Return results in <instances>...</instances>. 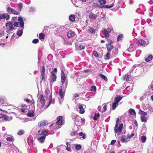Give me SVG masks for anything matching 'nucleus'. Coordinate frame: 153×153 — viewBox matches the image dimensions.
<instances>
[{
	"instance_id": "1",
	"label": "nucleus",
	"mask_w": 153,
	"mask_h": 153,
	"mask_svg": "<svg viewBox=\"0 0 153 153\" xmlns=\"http://www.w3.org/2000/svg\"><path fill=\"white\" fill-rule=\"evenodd\" d=\"M14 27L11 22H9L6 24V32L9 33L14 30Z\"/></svg>"
},
{
	"instance_id": "2",
	"label": "nucleus",
	"mask_w": 153,
	"mask_h": 153,
	"mask_svg": "<svg viewBox=\"0 0 153 153\" xmlns=\"http://www.w3.org/2000/svg\"><path fill=\"white\" fill-rule=\"evenodd\" d=\"M108 2H110L111 3L110 5H105L102 6H99L100 8H104L109 9L110 8L113 7L115 2V0H109Z\"/></svg>"
},
{
	"instance_id": "3",
	"label": "nucleus",
	"mask_w": 153,
	"mask_h": 153,
	"mask_svg": "<svg viewBox=\"0 0 153 153\" xmlns=\"http://www.w3.org/2000/svg\"><path fill=\"white\" fill-rule=\"evenodd\" d=\"M137 44L139 46L145 47L147 45V43L146 41L142 39H138L137 42Z\"/></svg>"
},
{
	"instance_id": "4",
	"label": "nucleus",
	"mask_w": 153,
	"mask_h": 153,
	"mask_svg": "<svg viewBox=\"0 0 153 153\" xmlns=\"http://www.w3.org/2000/svg\"><path fill=\"white\" fill-rule=\"evenodd\" d=\"M0 118L3 119L6 121H10L12 119V117H9L3 113L0 114Z\"/></svg>"
},
{
	"instance_id": "5",
	"label": "nucleus",
	"mask_w": 153,
	"mask_h": 153,
	"mask_svg": "<svg viewBox=\"0 0 153 153\" xmlns=\"http://www.w3.org/2000/svg\"><path fill=\"white\" fill-rule=\"evenodd\" d=\"M6 10L7 12L10 14L16 15H18L19 14L18 12L10 7H8L7 8Z\"/></svg>"
},
{
	"instance_id": "6",
	"label": "nucleus",
	"mask_w": 153,
	"mask_h": 153,
	"mask_svg": "<svg viewBox=\"0 0 153 153\" xmlns=\"http://www.w3.org/2000/svg\"><path fill=\"white\" fill-rule=\"evenodd\" d=\"M102 33L104 34H105V38L107 39V38H108L109 36V34L111 32V30L110 31H107V30L105 28L102 29V30L101 31Z\"/></svg>"
},
{
	"instance_id": "7",
	"label": "nucleus",
	"mask_w": 153,
	"mask_h": 153,
	"mask_svg": "<svg viewBox=\"0 0 153 153\" xmlns=\"http://www.w3.org/2000/svg\"><path fill=\"white\" fill-rule=\"evenodd\" d=\"M57 77L56 75L53 73V71L51 72V75L50 77V83H53L56 80Z\"/></svg>"
},
{
	"instance_id": "8",
	"label": "nucleus",
	"mask_w": 153,
	"mask_h": 153,
	"mask_svg": "<svg viewBox=\"0 0 153 153\" xmlns=\"http://www.w3.org/2000/svg\"><path fill=\"white\" fill-rule=\"evenodd\" d=\"M42 136H38L37 137V140L41 143H43L45 140L46 135L48 134H43Z\"/></svg>"
},
{
	"instance_id": "9",
	"label": "nucleus",
	"mask_w": 153,
	"mask_h": 153,
	"mask_svg": "<svg viewBox=\"0 0 153 153\" xmlns=\"http://www.w3.org/2000/svg\"><path fill=\"white\" fill-rule=\"evenodd\" d=\"M136 45L134 43H132L130 45L128 49V50L130 52H132L136 49Z\"/></svg>"
},
{
	"instance_id": "10",
	"label": "nucleus",
	"mask_w": 153,
	"mask_h": 153,
	"mask_svg": "<svg viewBox=\"0 0 153 153\" xmlns=\"http://www.w3.org/2000/svg\"><path fill=\"white\" fill-rule=\"evenodd\" d=\"M27 141L28 145L31 146L34 144L33 137L31 136H30L27 139Z\"/></svg>"
},
{
	"instance_id": "11",
	"label": "nucleus",
	"mask_w": 153,
	"mask_h": 153,
	"mask_svg": "<svg viewBox=\"0 0 153 153\" xmlns=\"http://www.w3.org/2000/svg\"><path fill=\"white\" fill-rule=\"evenodd\" d=\"M62 116H60L57 117L56 119L57 122H56V124L58 126H61L62 125Z\"/></svg>"
},
{
	"instance_id": "12",
	"label": "nucleus",
	"mask_w": 153,
	"mask_h": 153,
	"mask_svg": "<svg viewBox=\"0 0 153 153\" xmlns=\"http://www.w3.org/2000/svg\"><path fill=\"white\" fill-rule=\"evenodd\" d=\"M76 49L78 50H81L84 49L85 47L84 45H82L81 44L78 43H76L75 44Z\"/></svg>"
},
{
	"instance_id": "13",
	"label": "nucleus",
	"mask_w": 153,
	"mask_h": 153,
	"mask_svg": "<svg viewBox=\"0 0 153 153\" xmlns=\"http://www.w3.org/2000/svg\"><path fill=\"white\" fill-rule=\"evenodd\" d=\"M123 126V124L122 123L120 124L118 128L117 126V129H115V126L114 127V131L116 133H120L121 132Z\"/></svg>"
},
{
	"instance_id": "14",
	"label": "nucleus",
	"mask_w": 153,
	"mask_h": 153,
	"mask_svg": "<svg viewBox=\"0 0 153 153\" xmlns=\"http://www.w3.org/2000/svg\"><path fill=\"white\" fill-rule=\"evenodd\" d=\"M65 91H64V92H63L62 86H60L59 91V94L60 97L61 99H63L64 97V95L65 94Z\"/></svg>"
},
{
	"instance_id": "15",
	"label": "nucleus",
	"mask_w": 153,
	"mask_h": 153,
	"mask_svg": "<svg viewBox=\"0 0 153 153\" xmlns=\"http://www.w3.org/2000/svg\"><path fill=\"white\" fill-rule=\"evenodd\" d=\"M38 100H39L40 103L42 104V106H43L45 104V100L44 98V96L42 94L41 95L40 97L38 98Z\"/></svg>"
},
{
	"instance_id": "16",
	"label": "nucleus",
	"mask_w": 153,
	"mask_h": 153,
	"mask_svg": "<svg viewBox=\"0 0 153 153\" xmlns=\"http://www.w3.org/2000/svg\"><path fill=\"white\" fill-rule=\"evenodd\" d=\"M61 78L62 84H63L65 81L66 76L63 71L61 72Z\"/></svg>"
},
{
	"instance_id": "17",
	"label": "nucleus",
	"mask_w": 153,
	"mask_h": 153,
	"mask_svg": "<svg viewBox=\"0 0 153 153\" xmlns=\"http://www.w3.org/2000/svg\"><path fill=\"white\" fill-rule=\"evenodd\" d=\"M2 19H6L7 20H8L9 19L10 15L7 13H3L0 14Z\"/></svg>"
},
{
	"instance_id": "18",
	"label": "nucleus",
	"mask_w": 153,
	"mask_h": 153,
	"mask_svg": "<svg viewBox=\"0 0 153 153\" xmlns=\"http://www.w3.org/2000/svg\"><path fill=\"white\" fill-rule=\"evenodd\" d=\"M18 20L20 21L19 24L20 26L23 29L24 27V22L23 19L21 16H20L18 18Z\"/></svg>"
},
{
	"instance_id": "19",
	"label": "nucleus",
	"mask_w": 153,
	"mask_h": 153,
	"mask_svg": "<svg viewBox=\"0 0 153 153\" xmlns=\"http://www.w3.org/2000/svg\"><path fill=\"white\" fill-rule=\"evenodd\" d=\"M120 140L121 142L124 143H127L129 140H127L126 139L125 135L121 136V137H120Z\"/></svg>"
},
{
	"instance_id": "20",
	"label": "nucleus",
	"mask_w": 153,
	"mask_h": 153,
	"mask_svg": "<svg viewBox=\"0 0 153 153\" xmlns=\"http://www.w3.org/2000/svg\"><path fill=\"white\" fill-rule=\"evenodd\" d=\"M80 120H81V117L78 115H76L75 117L74 118V120L76 123H77V124L78 125Z\"/></svg>"
},
{
	"instance_id": "21",
	"label": "nucleus",
	"mask_w": 153,
	"mask_h": 153,
	"mask_svg": "<svg viewBox=\"0 0 153 153\" xmlns=\"http://www.w3.org/2000/svg\"><path fill=\"white\" fill-rule=\"evenodd\" d=\"M106 45L107 50L109 52H110L114 48V46L111 44H106Z\"/></svg>"
},
{
	"instance_id": "22",
	"label": "nucleus",
	"mask_w": 153,
	"mask_h": 153,
	"mask_svg": "<svg viewBox=\"0 0 153 153\" xmlns=\"http://www.w3.org/2000/svg\"><path fill=\"white\" fill-rule=\"evenodd\" d=\"M118 49L117 48H115L113 49L112 51V55L113 56H116L118 54Z\"/></svg>"
},
{
	"instance_id": "23",
	"label": "nucleus",
	"mask_w": 153,
	"mask_h": 153,
	"mask_svg": "<svg viewBox=\"0 0 153 153\" xmlns=\"http://www.w3.org/2000/svg\"><path fill=\"white\" fill-rule=\"evenodd\" d=\"M146 137L145 135H143L141 136L140 139V141L141 142H142L143 143H144L146 142Z\"/></svg>"
},
{
	"instance_id": "24",
	"label": "nucleus",
	"mask_w": 153,
	"mask_h": 153,
	"mask_svg": "<svg viewBox=\"0 0 153 153\" xmlns=\"http://www.w3.org/2000/svg\"><path fill=\"white\" fill-rule=\"evenodd\" d=\"M123 97L120 95L117 96L114 99L115 102L118 103V102L122 99Z\"/></svg>"
},
{
	"instance_id": "25",
	"label": "nucleus",
	"mask_w": 153,
	"mask_h": 153,
	"mask_svg": "<svg viewBox=\"0 0 153 153\" xmlns=\"http://www.w3.org/2000/svg\"><path fill=\"white\" fill-rule=\"evenodd\" d=\"M86 134H76V137L82 140L86 138Z\"/></svg>"
},
{
	"instance_id": "26",
	"label": "nucleus",
	"mask_w": 153,
	"mask_h": 153,
	"mask_svg": "<svg viewBox=\"0 0 153 153\" xmlns=\"http://www.w3.org/2000/svg\"><path fill=\"white\" fill-rule=\"evenodd\" d=\"M79 113L81 114H83L85 112V110L83 108V106L82 105L79 104Z\"/></svg>"
},
{
	"instance_id": "27",
	"label": "nucleus",
	"mask_w": 153,
	"mask_h": 153,
	"mask_svg": "<svg viewBox=\"0 0 153 153\" xmlns=\"http://www.w3.org/2000/svg\"><path fill=\"white\" fill-rule=\"evenodd\" d=\"M74 33L71 30L69 31L67 33L68 37L70 38L74 35Z\"/></svg>"
},
{
	"instance_id": "28",
	"label": "nucleus",
	"mask_w": 153,
	"mask_h": 153,
	"mask_svg": "<svg viewBox=\"0 0 153 153\" xmlns=\"http://www.w3.org/2000/svg\"><path fill=\"white\" fill-rule=\"evenodd\" d=\"M131 76L129 75L128 74H126L123 77V80L125 81H128L129 79L130 78Z\"/></svg>"
},
{
	"instance_id": "29",
	"label": "nucleus",
	"mask_w": 153,
	"mask_h": 153,
	"mask_svg": "<svg viewBox=\"0 0 153 153\" xmlns=\"http://www.w3.org/2000/svg\"><path fill=\"white\" fill-rule=\"evenodd\" d=\"M75 16L74 15H70L69 16V20L72 22H74L75 20Z\"/></svg>"
},
{
	"instance_id": "30",
	"label": "nucleus",
	"mask_w": 153,
	"mask_h": 153,
	"mask_svg": "<svg viewBox=\"0 0 153 153\" xmlns=\"http://www.w3.org/2000/svg\"><path fill=\"white\" fill-rule=\"evenodd\" d=\"M22 108L21 109L22 112H25V109L26 108L27 106L25 104H22L21 105Z\"/></svg>"
},
{
	"instance_id": "31",
	"label": "nucleus",
	"mask_w": 153,
	"mask_h": 153,
	"mask_svg": "<svg viewBox=\"0 0 153 153\" xmlns=\"http://www.w3.org/2000/svg\"><path fill=\"white\" fill-rule=\"evenodd\" d=\"M118 105V103L114 102L112 104V109L113 110L115 109L117 106Z\"/></svg>"
},
{
	"instance_id": "32",
	"label": "nucleus",
	"mask_w": 153,
	"mask_h": 153,
	"mask_svg": "<svg viewBox=\"0 0 153 153\" xmlns=\"http://www.w3.org/2000/svg\"><path fill=\"white\" fill-rule=\"evenodd\" d=\"M47 121L46 120H44L43 122L41 123H39V126H43L46 125L47 124Z\"/></svg>"
},
{
	"instance_id": "33",
	"label": "nucleus",
	"mask_w": 153,
	"mask_h": 153,
	"mask_svg": "<svg viewBox=\"0 0 153 153\" xmlns=\"http://www.w3.org/2000/svg\"><path fill=\"white\" fill-rule=\"evenodd\" d=\"M85 123V120L84 118L82 119L81 118V120H80V122H79V126L83 125Z\"/></svg>"
},
{
	"instance_id": "34",
	"label": "nucleus",
	"mask_w": 153,
	"mask_h": 153,
	"mask_svg": "<svg viewBox=\"0 0 153 153\" xmlns=\"http://www.w3.org/2000/svg\"><path fill=\"white\" fill-rule=\"evenodd\" d=\"M52 93H51V94H50V97H49V100L50 101L48 103V105L46 106V108H48V107L51 104L52 102Z\"/></svg>"
},
{
	"instance_id": "35",
	"label": "nucleus",
	"mask_w": 153,
	"mask_h": 153,
	"mask_svg": "<svg viewBox=\"0 0 153 153\" xmlns=\"http://www.w3.org/2000/svg\"><path fill=\"white\" fill-rule=\"evenodd\" d=\"M152 58V56L151 55H150L147 57L146 58H145V60L146 62H149L151 61Z\"/></svg>"
},
{
	"instance_id": "36",
	"label": "nucleus",
	"mask_w": 153,
	"mask_h": 153,
	"mask_svg": "<svg viewBox=\"0 0 153 153\" xmlns=\"http://www.w3.org/2000/svg\"><path fill=\"white\" fill-rule=\"evenodd\" d=\"M100 117V114L99 113H95V115L94 117V121L97 120Z\"/></svg>"
},
{
	"instance_id": "37",
	"label": "nucleus",
	"mask_w": 153,
	"mask_h": 153,
	"mask_svg": "<svg viewBox=\"0 0 153 153\" xmlns=\"http://www.w3.org/2000/svg\"><path fill=\"white\" fill-rule=\"evenodd\" d=\"M98 2L99 3L100 5L105 4L106 2L105 0H98Z\"/></svg>"
},
{
	"instance_id": "38",
	"label": "nucleus",
	"mask_w": 153,
	"mask_h": 153,
	"mask_svg": "<svg viewBox=\"0 0 153 153\" xmlns=\"http://www.w3.org/2000/svg\"><path fill=\"white\" fill-rule=\"evenodd\" d=\"M99 75L102 79H103L105 81H108V79L107 77L105 76L100 74H99Z\"/></svg>"
},
{
	"instance_id": "39",
	"label": "nucleus",
	"mask_w": 153,
	"mask_h": 153,
	"mask_svg": "<svg viewBox=\"0 0 153 153\" xmlns=\"http://www.w3.org/2000/svg\"><path fill=\"white\" fill-rule=\"evenodd\" d=\"M129 112L131 114L134 115H135V112L134 109H130L129 110Z\"/></svg>"
},
{
	"instance_id": "40",
	"label": "nucleus",
	"mask_w": 153,
	"mask_h": 153,
	"mask_svg": "<svg viewBox=\"0 0 153 153\" xmlns=\"http://www.w3.org/2000/svg\"><path fill=\"white\" fill-rule=\"evenodd\" d=\"M89 17L90 18L94 17V18L96 19L97 17V15L91 13L89 14Z\"/></svg>"
},
{
	"instance_id": "41",
	"label": "nucleus",
	"mask_w": 153,
	"mask_h": 153,
	"mask_svg": "<svg viewBox=\"0 0 153 153\" xmlns=\"http://www.w3.org/2000/svg\"><path fill=\"white\" fill-rule=\"evenodd\" d=\"M39 39H44V38L45 37V35L43 33H41L39 34Z\"/></svg>"
},
{
	"instance_id": "42",
	"label": "nucleus",
	"mask_w": 153,
	"mask_h": 153,
	"mask_svg": "<svg viewBox=\"0 0 153 153\" xmlns=\"http://www.w3.org/2000/svg\"><path fill=\"white\" fill-rule=\"evenodd\" d=\"M42 76L41 79L42 81L45 82V74H41Z\"/></svg>"
},
{
	"instance_id": "43",
	"label": "nucleus",
	"mask_w": 153,
	"mask_h": 153,
	"mask_svg": "<svg viewBox=\"0 0 153 153\" xmlns=\"http://www.w3.org/2000/svg\"><path fill=\"white\" fill-rule=\"evenodd\" d=\"M27 116L29 117H33L34 116V112L29 111L27 114Z\"/></svg>"
},
{
	"instance_id": "44",
	"label": "nucleus",
	"mask_w": 153,
	"mask_h": 153,
	"mask_svg": "<svg viewBox=\"0 0 153 153\" xmlns=\"http://www.w3.org/2000/svg\"><path fill=\"white\" fill-rule=\"evenodd\" d=\"M141 121L142 122H146L147 121V118L145 117L142 116L141 117Z\"/></svg>"
},
{
	"instance_id": "45",
	"label": "nucleus",
	"mask_w": 153,
	"mask_h": 153,
	"mask_svg": "<svg viewBox=\"0 0 153 153\" xmlns=\"http://www.w3.org/2000/svg\"><path fill=\"white\" fill-rule=\"evenodd\" d=\"M66 145H67V147H66V150L68 151H70V144L68 142H67L66 143Z\"/></svg>"
},
{
	"instance_id": "46",
	"label": "nucleus",
	"mask_w": 153,
	"mask_h": 153,
	"mask_svg": "<svg viewBox=\"0 0 153 153\" xmlns=\"http://www.w3.org/2000/svg\"><path fill=\"white\" fill-rule=\"evenodd\" d=\"M110 53L109 52H108L105 55V59L106 60L110 58Z\"/></svg>"
},
{
	"instance_id": "47",
	"label": "nucleus",
	"mask_w": 153,
	"mask_h": 153,
	"mask_svg": "<svg viewBox=\"0 0 153 153\" xmlns=\"http://www.w3.org/2000/svg\"><path fill=\"white\" fill-rule=\"evenodd\" d=\"M88 30L92 33H94L95 32V29L92 27L90 28V29H88Z\"/></svg>"
},
{
	"instance_id": "48",
	"label": "nucleus",
	"mask_w": 153,
	"mask_h": 153,
	"mask_svg": "<svg viewBox=\"0 0 153 153\" xmlns=\"http://www.w3.org/2000/svg\"><path fill=\"white\" fill-rule=\"evenodd\" d=\"M45 96L47 97L48 95L49 94H50V92L49 91V90L48 89H46L45 90Z\"/></svg>"
},
{
	"instance_id": "49",
	"label": "nucleus",
	"mask_w": 153,
	"mask_h": 153,
	"mask_svg": "<svg viewBox=\"0 0 153 153\" xmlns=\"http://www.w3.org/2000/svg\"><path fill=\"white\" fill-rule=\"evenodd\" d=\"M123 35L122 34H120L118 36L117 39L118 41H119L122 39Z\"/></svg>"
},
{
	"instance_id": "50",
	"label": "nucleus",
	"mask_w": 153,
	"mask_h": 153,
	"mask_svg": "<svg viewBox=\"0 0 153 153\" xmlns=\"http://www.w3.org/2000/svg\"><path fill=\"white\" fill-rule=\"evenodd\" d=\"M23 7V5L22 3H20L19 4H18V9L19 10V11H21L22 8Z\"/></svg>"
},
{
	"instance_id": "51",
	"label": "nucleus",
	"mask_w": 153,
	"mask_h": 153,
	"mask_svg": "<svg viewBox=\"0 0 153 153\" xmlns=\"http://www.w3.org/2000/svg\"><path fill=\"white\" fill-rule=\"evenodd\" d=\"M75 148L76 150H79L81 148V146L79 144H77Z\"/></svg>"
},
{
	"instance_id": "52",
	"label": "nucleus",
	"mask_w": 153,
	"mask_h": 153,
	"mask_svg": "<svg viewBox=\"0 0 153 153\" xmlns=\"http://www.w3.org/2000/svg\"><path fill=\"white\" fill-rule=\"evenodd\" d=\"M45 66L43 65L42 67V70L41 71V74H45Z\"/></svg>"
},
{
	"instance_id": "53",
	"label": "nucleus",
	"mask_w": 153,
	"mask_h": 153,
	"mask_svg": "<svg viewBox=\"0 0 153 153\" xmlns=\"http://www.w3.org/2000/svg\"><path fill=\"white\" fill-rule=\"evenodd\" d=\"M93 54L94 56L96 57H99V54L97 52L95 51H93Z\"/></svg>"
},
{
	"instance_id": "54",
	"label": "nucleus",
	"mask_w": 153,
	"mask_h": 153,
	"mask_svg": "<svg viewBox=\"0 0 153 153\" xmlns=\"http://www.w3.org/2000/svg\"><path fill=\"white\" fill-rule=\"evenodd\" d=\"M96 90V87L95 86H92L91 88V91H95Z\"/></svg>"
},
{
	"instance_id": "55",
	"label": "nucleus",
	"mask_w": 153,
	"mask_h": 153,
	"mask_svg": "<svg viewBox=\"0 0 153 153\" xmlns=\"http://www.w3.org/2000/svg\"><path fill=\"white\" fill-rule=\"evenodd\" d=\"M119 118H117L116 119V125L115 126V129H117V126H118V124L119 122Z\"/></svg>"
},
{
	"instance_id": "56",
	"label": "nucleus",
	"mask_w": 153,
	"mask_h": 153,
	"mask_svg": "<svg viewBox=\"0 0 153 153\" xmlns=\"http://www.w3.org/2000/svg\"><path fill=\"white\" fill-rule=\"evenodd\" d=\"M22 34V30H19V31L17 32V35L18 36H21Z\"/></svg>"
},
{
	"instance_id": "57",
	"label": "nucleus",
	"mask_w": 153,
	"mask_h": 153,
	"mask_svg": "<svg viewBox=\"0 0 153 153\" xmlns=\"http://www.w3.org/2000/svg\"><path fill=\"white\" fill-rule=\"evenodd\" d=\"M134 134H128L127 137H126L127 140H129L132 137L134 136Z\"/></svg>"
},
{
	"instance_id": "58",
	"label": "nucleus",
	"mask_w": 153,
	"mask_h": 153,
	"mask_svg": "<svg viewBox=\"0 0 153 153\" xmlns=\"http://www.w3.org/2000/svg\"><path fill=\"white\" fill-rule=\"evenodd\" d=\"M103 105H104L103 106V111H102V112L105 111L107 110V105L106 104H104Z\"/></svg>"
},
{
	"instance_id": "59",
	"label": "nucleus",
	"mask_w": 153,
	"mask_h": 153,
	"mask_svg": "<svg viewBox=\"0 0 153 153\" xmlns=\"http://www.w3.org/2000/svg\"><path fill=\"white\" fill-rule=\"evenodd\" d=\"M4 98L2 97H1L0 98V102L1 104H3L4 103Z\"/></svg>"
},
{
	"instance_id": "60",
	"label": "nucleus",
	"mask_w": 153,
	"mask_h": 153,
	"mask_svg": "<svg viewBox=\"0 0 153 153\" xmlns=\"http://www.w3.org/2000/svg\"><path fill=\"white\" fill-rule=\"evenodd\" d=\"M39 41V40L38 39H35L33 40L32 42L34 44H36Z\"/></svg>"
},
{
	"instance_id": "61",
	"label": "nucleus",
	"mask_w": 153,
	"mask_h": 153,
	"mask_svg": "<svg viewBox=\"0 0 153 153\" xmlns=\"http://www.w3.org/2000/svg\"><path fill=\"white\" fill-rule=\"evenodd\" d=\"M25 133V131L24 130H19L17 134H23Z\"/></svg>"
},
{
	"instance_id": "62",
	"label": "nucleus",
	"mask_w": 153,
	"mask_h": 153,
	"mask_svg": "<svg viewBox=\"0 0 153 153\" xmlns=\"http://www.w3.org/2000/svg\"><path fill=\"white\" fill-rule=\"evenodd\" d=\"M48 131L45 130H43L41 134H48Z\"/></svg>"
},
{
	"instance_id": "63",
	"label": "nucleus",
	"mask_w": 153,
	"mask_h": 153,
	"mask_svg": "<svg viewBox=\"0 0 153 153\" xmlns=\"http://www.w3.org/2000/svg\"><path fill=\"white\" fill-rule=\"evenodd\" d=\"M108 40V42L109 43V44H113L114 43V42L112 41V40L111 39H109L107 38V39Z\"/></svg>"
},
{
	"instance_id": "64",
	"label": "nucleus",
	"mask_w": 153,
	"mask_h": 153,
	"mask_svg": "<svg viewBox=\"0 0 153 153\" xmlns=\"http://www.w3.org/2000/svg\"><path fill=\"white\" fill-rule=\"evenodd\" d=\"M93 6L95 7H99V5L97 3H94L93 4Z\"/></svg>"
}]
</instances>
